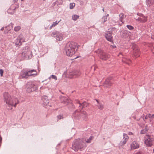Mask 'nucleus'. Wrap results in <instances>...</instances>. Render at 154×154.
Masks as SVG:
<instances>
[{
  "instance_id": "nucleus-1",
  "label": "nucleus",
  "mask_w": 154,
  "mask_h": 154,
  "mask_svg": "<svg viewBox=\"0 0 154 154\" xmlns=\"http://www.w3.org/2000/svg\"><path fill=\"white\" fill-rule=\"evenodd\" d=\"M4 102L9 106H16L19 103L18 100L17 98L11 97L7 92L4 93Z\"/></svg>"
},
{
  "instance_id": "nucleus-2",
  "label": "nucleus",
  "mask_w": 154,
  "mask_h": 154,
  "mask_svg": "<svg viewBox=\"0 0 154 154\" xmlns=\"http://www.w3.org/2000/svg\"><path fill=\"white\" fill-rule=\"evenodd\" d=\"M86 145L85 143L80 139H77L74 140L72 144V148L75 151L79 150H82L84 149Z\"/></svg>"
},
{
  "instance_id": "nucleus-3",
  "label": "nucleus",
  "mask_w": 154,
  "mask_h": 154,
  "mask_svg": "<svg viewBox=\"0 0 154 154\" xmlns=\"http://www.w3.org/2000/svg\"><path fill=\"white\" fill-rule=\"evenodd\" d=\"M76 46L73 43H68L66 47V54L68 56H72L73 55L75 52Z\"/></svg>"
},
{
  "instance_id": "nucleus-4",
  "label": "nucleus",
  "mask_w": 154,
  "mask_h": 154,
  "mask_svg": "<svg viewBox=\"0 0 154 154\" xmlns=\"http://www.w3.org/2000/svg\"><path fill=\"white\" fill-rule=\"evenodd\" d=\"M37 89V86L35 83L32 82L28 83L26 88V90L27 92L30 93Z\"/></svg>"
},
{
  "instance_id": "nucleus-5",
  "label": "nucleus",
  "mask_w": 154,
  "mask_h": 154,
  "mask_svg": "<svg viewBox=\"0 0 154 154\" xmlns=\"http://www.w3.org/2000/svg\"><path fill=\"white\" fill-rule=\"evenodd\" d=\"M95 52L100 55V58L103 60H106L109 57V55L103 52L100 49H98Z\"/></svg>"
},
{
  "instance_id": "nucleus-6",
  "label": "nucleus",
  "mask_w": 154,
  "mask_h": 154,
  "mask_svg": "<svg viewBox=\"0 0 154 154\" xmlns=\"http://www.w3.org/2000/svg\"><path fill=\"white\" fill-rule=\"evenodd\" d=\"M153 138L149 135H146L145 137V143L147 146H151L152 145Z\"/></svg>"
},
{
  "instance_id": "nucleus-7",
  "label": "nucleus",
  "mask_w": 154,
  "mask_h": 154,
  "mask_svg": "<svg viewBox=\"0 0 154 154\" xmlns=\"http://www.w3.org/2000/svg\"><path fill=\"white\" fill-rule=\"evenodd\" d=\"M132 48L133 50V55L134 57L137 58L140 56V52L139 49L136 45H133L132 46Z\"/></svg>"
},
{
  "instance_id": "nucleus-8",
  "label": "nucleus",
  "mask_w": 154,
  "mask_h": 154,
  "mask_svg": "<svg viewBox=\"0 0 154 154\" xmlns=\"http://www.w3.org/2000/svg\"><path fill=\"white\" fill-rule=\"evenodd\" d=\"M140 147V144L137 141H134L130 144V148L131 150L138 149Z\"/></svg>"
},
{
  "instance_id": "nucleus-9",
  "label": "nucleus",
  "mask_w": 154,
  "mask_h": 154,
  "mask_svg": "<svg viewBox=\"0 0 154 154\" xmlns=\"http://www.w3.org/2000/svg\"><path fill=\"white\" fill-rule=\"evenodd\" d=\"M24 39L22 35H20L17 37L16 41L15 44L16 45L20 46L22 44V43L25 42Z\"/></svg>"
},
{
  "instance_id": "nucleus-10",
  "label": "nucleus",
  "mask_w": 154,
  "mask_h": 154,
  "mask_svg": "<svg viewBox=\"0 0 154 154\" xmlns=\"http://www.w3.org/2000/svg\"><path fill=\"white\" fill-rule=\"evenodd\" d=\"M81 74V72L78 71L70 72L68 77L70 79H74L78 78Z\"/></svg>"
},
{
  "instance_id": "nucleus-11",
  "label": "nucleus",
  "mask_w": 154,
  "mask_h": 154,
  "mask_svg": "<svg viewBox=\"0 0 154 154\" xmlns=\"http://www.w3.org/2000/svg\"><path fill=\"white\" fill-rule=\"evenodd\" d=\"M29 77L28 73V69L23 70L20 72V75L19 76V78L27 79Z\"/></svg>"
},
{
  "instance_id": "nucleus-12",
  "label": "nucleus",
  "mask_w": 154,
  "mask_h": 154,
  "mask_svg": "<svg viewBox=\"0 0 154 154\" xmlns=\"http://www.w3.org/2000/svg\"><path fill=\"white\" fill-rule=\"evenodd\" d=\"M136 20L141 23H145L147 20V17L144 16L142 14H141Z\"/></svg>"
},
{
  "instance_id": "nucleus-13",
  "label": "nucleus",
  "mask_w": 154,
  "mask_h": 154,
  "mask_svg": "<svg viewBox=\"0 0 154 154\" xmlns=\"http://www.w3.org/2000/svg\"><path fill=\"white\" fill-rule=\"evenodd\" d=\"M61 100L62 103H63L65 105H67L68 103H71V101L69 98L63 97L61 98Z\"/></svg>"
},
{
  "instance_id": "nucleus-14",
  "label": "nucleus",
  "mask_w": 154,
  "mask_h": 154,
  "mask_svg": "<svg viewBox=\"0 0 154 154\" xmlns=\"http://www.w3.org/2000/svg\"><path fill=\"white\" fill-rule=\"evenodd\" d=\"M143 116V117H144ZM154 118V114L151 115L150 114H147L144 118L143 117V119L145 121V120H149L150 122H151L152 119Z\"/></svg>"
},
{
  "instance_id": "nucleus-15",
  "label": "nucleus",
  "mask_w": 154,
  "mask_h": 154,
  "mask_svg": "<svg viewBox=\"0 0 154 154\" xmlns=\"http://www.w3.org/2000/svg\"><path fill=\"white\" fill-rule=\"evenodd\" d=\"M29 77L30 76H35L37 75V72L34 69H28Z\"/></svg>"
},
{
  "instance_id": "nucleus-16",
  "label": "nucleus",
  "mask_w": 154,
  "mask_h": 154,
  "mask_svg": "<svg viewBox=\"0 0 154 154\" xmlns=\"http://www.w3.org/2000/svg\"><path fill=\"white\" fill-rule=\"evenodd\" d=\"M43 101V105L44 106L48 105L49 102V101L47 96H45L43 97L42 98Z\"/></svg>"
},
{
  "instance_id": "nucleus-17",
  "label": "nucleus",
  "mask_w": 154,
  "mask_h": 154,
  "mask_svg": "<svg viewBox=\"0 0 154 154\" xmlns=\"http://www.w3.org/2000/svg\"><path fill=\"white\" fill-rule=\"evenodd\" d=\"M123 142H121V144L122 145H124L125 144L127 141L128 140V139H129V137H128V135L125 134H123Z\"/></svg>"
},
{
  "instance_id": "nucleus-18",
  "label": "nucleus",
  "mask_w": 154,
  "mask_h": 154,
  "mask_svg": "<svg viewBox=\"0 0 154 154\" xmlns=\"http://www.w3.org/2000/svg\"><path fill=\"white\" fill-rule=\"evenodd\" d=\"M13 27V24H11L5 27V33H8Z\"/></svg>"
},
{
  "instance_id": "nucleus-19",
  "label": "nucleus",
  "mask_w": 154,
  "mask_h": 154,
  "mask_svg": "<svg viewBox=\"0 0 154 154\" xmlns=\"http://www.w3.org/2000/svg\"><path fill=\"white\" fill-rule=\"evenodd\" d=\"M112 85V83L109 79H107L104 82V86L107 88L110 87Z\"/></svg>"
},
{
  "instance_id": "nucleus-20",
  "label": "nucleus",
  "mask_w": 154,
  "mask_h": 154,
  "mask_svg": "<svg viewBox=\"0 0 154 154\" xmlns=\"http://www.w3.org/2000/svg\"><path fill=\"white\" fill-rule=\"evenodd\" d=\"M112 34L111 33L109 32L107 34H106V39L110 42H112Z\"/></svg>"
},
{
  "instance_id": "nucleus-21",
  "label": "nucleus",
  "mask_w": 154,
  "mask_h": 154,
  "mask_svg": "<svg viewBox=\"0 0 154 154\" xmlns=\"http://www.w3.org/2000/svg\"><path fill=\"white\" fill-rule=\"evenodd\" d=\"M141 126L143 127V128H144V129L142 130L140 132L141 134H144L146 133L147 131V124H143V125H142Z\"/></svg>"
},
{
  "instance_id": "nucleus-22",
  "label": "nucleus",
  "mask_w": 154,
  "mask_h": 154,
  "mask_svg": "<svg viewBox=\"0 0 154 154\" xmlns=\"http://www.w3.org/2000/svg\"><path fill=\"white\" fill-rule=\"evenodd\" d=\"M122 62L129 65H130L131 64V61L129 59H127L125 57L122 59Z\"/></svg>"
},
{
  "instance_id": "nucleus-23",
  "label": "nucleus",
  "mask_w": 154,
  "mask_h": 154,
  "mask_svg": "<svg viewBox=\"0 0 154 154\" xmlns=\"http://www.w3.org/2000/svg\"><path fill=\"white\" fill-rule=\"evenodd\" d=\"M63 35L61 33H57L56 36V39L59 41L62 40L63 39Z\"/></svg>"
},
{
  "instance_id": "nucleus-24",
  "label": "nucleus",
  "mask_w": 154,
  "mask_h": 154,
  "mask_svg": "<svg viewBox=\"0 0 154 154\" xmlns=\"http://www.w3.org/2000/svg\"><path fill=\"white\" fill-rule=\"evenodd\" d=\"M147 2L148 5L150 6L154 4V0H147Z\"/></svg>"
},
{
  "instance_id": "nucleus-25",
  "label": "nucleus",
  "mask_w": 154,
  "mask_h": 154,
  "mask_svg": "<svg viewBox=\"0 0 154 154\" xmlns=\"http://www.w3.org/2000/svg\"><path fill=\"white\" fill-rule=\"evenodd\" d=\"M60 21H56L55 22H54L53 23L52 25L50 26V29H51L52 27L56 26L59 23Z\"/></svg>"
},
{
  "instance_id": "nucleus-26",
  "label": "nucleus",
  "mask_w": 154,
  "mask_h": 154,
  "mask_svg": "<svg viewBox=\"0 0 154 154\" xmlns=\"http://www.w3.org/2000/svg\"><path fill=\"white\" fill-rule=\"evenodd\" d=\"M96 100L97 102V103H98V105L97 106L98 108L101 110L103 108V105L101 103H99L98 100Z\"/></svg>"
},
{
  "instance_id": "nucleus-27",
  "label": "nucleus",
  "mask_w": 154,
  "mask_h": 154,
  "mask_svg": "<svg viewBox=\"0 0 154 154\" xmlns=\"http://www.w3.org/2000/svg\"><path fill=\"white\" fill-rule=\"evenodd\" d=\"M119 20L120 21L122 22V23H123V20L124 19V15L123 13H121L119 14Z\"/></svg>"
},
{
  "instance_id": "nucleus-28",
  "label": "nucleus",
  "mask_w": 154,
  "mask_h": 154,
  "mask_svg": "<svg viewBox=\"0 0 154 154\" xmlns=\"http://www.w3.org/2000/svg\"><path fill=\"white\" fill-rule=\"evenodd\" d=\"M79 17V16L77 15H74L72 16V19L74 20H76Z\"/></svg>"
},
{
  "instance_id": "nucleus-29",
  "label": "nucleus",
  "mask_w": 154,
  "mask_h": 154,
  "mask_svg": "<svg viewBox=\"0 0 154 154\" xmlns=\"http://www.w3.org/2000/svg\"><path fill=\"white\" fill-rule=\"evenodd\" d=\"M20 28H21L20 26H17L14 27V30L16 32H17L20 29Z\"/></svg>"
},
{
  "instance_id": "nucleus-30",
  "label": "nucleus",
  "mask_w": 154,
  "mask_h": 154,
  "mask_svg": "<svg viewBox=\"0 0 154 154\" xmlns=\"http://www.w3.org/2000/svg\"><path fill=\"white\" fill-rule=\"evenodd\" d=\"M75 5V4L74 3H71L70 4L69 8L70 9H72L73 8Z\"/></svg>"
},
{
  "instance_id": "nucleus-31",
  "label": "nucleus",
  "mask_w": 154,
  "mask_h": 154,
  "mask_svg": "<svg viewBox=\"0 0 154 154\" xmlns=\"http://www.w3.org/2000/svg\"><path fill=\"white\" fill-rule=\"evenodd\" d=\"M57 121H58L59 120L63 119V117L62 116L60 115L57 116Z\"/></svg>"
},
{
  "instance_id": "nucleus-32",
  "label": "nucleus",
  "mask_w": 154,
  "mask_h": 154,
  "mask_svg": "<svg viewBox=\"0 0 154 154\" xmlns=\"http://www.w3.org/2000/svg\"><path fill=\"white\" fill-rule=\"evenodd\" d=\"M127 27L130 30H132L134 29L133 27L130 25H127Z\"/></svg>"
},
{
  "instance_id": "nucleus-33",
  "label": "nucleus",
  "mask_w": 154,
  "mask_h": 154,
  "mask_svg": "<svg viewBox=\"0 0 154 154\" xmlns=\"http://www.w3.org/2000/svg\"><path fill=\"white\" fill-rule=\"evenodd\" d=\"M4 72L3 70L2 69H0V73L1 76H3V73Z\"/></svg>"
},
{
  "instance_id": "nucleus-34",
  "label": "nucleus",
  "mask_w": 154,
  "mask_h": 154,
  "mask_svg": "<svg viewBox=\"0 0 154 154\" xmlns=\"http://www.w3.org/2000/svg\"><path fill=\"white\" fill-rule=\"evenodd\" d=\"M51 77L53 79H55V80H57V77L56 76L54 75H52L51 76Z\"/></svg>"
},
{
  "instance_id": "nucleus-35",
  "label": "nucleus",
  "mask_w": 154,
  "mask_h": 154,
  "mask_svg": "<svg viewBox=\"0 0 154 154\" xmlns=\"http://www.w3.org/2000/svg\"><path fill=\"white\" fill-rule=\"evenodd\" d=\"M57 35V34L55 32H53L52 34V36H53L55 37V35Z\"/></svg>"
},
{
  "instance_id": "nucleus-36",
  "label": "nucleus",
  "mask_w": 154,
  "mask_h": 154,
  "mask_svg": "<svg viewBox=\"0 0 154 154\" xmlns=\"http://www.w3.org/2000/svg\"><path fill=\"white\" fill-rule=\"evenodd\" d=\"M10 11H11V9H8V12L9 13H10V14H12L13 13H14V12H10Z\"/></svg>"
},
{
  "instance_id": "nucleus-37",
  "label": "nucleus",
  "mask_w": 154,
  "mask_h": 154,
  "mask_svg": "<svg viewBox=\"0 0 154 154\" xmlns=\"http://www.w3.org/2000/svg\"><path fill=\"white\" fill-rule=\"evenodd\" d=\"M128 134L129 135H133V134L131 132H128Z\"/></svg>"
},
{
  "instance_id": "nucleus-38",
  "label": "nucleus",
  "mask_w": 154,
  "mask_h": 154,
  "mask_svg": "<svg viewBox=\"0 0 154 154\" xmlns=\"http://www.w3.org/2000/svg\"><path fill=\"white\" fill-rule=\"evenodd\" d=\"M135 154H143L142 153V152H137L136 153H135Z\"/></svg>"
},
{
  "instance_id": "nucleus-39",
  "label": "nucleus",
  "mask_w": 154,
  "mask_h": 154,
  "mask_svg": "<svg viewBox=\"0 0 154 154\" xmlns=\"http://www.w3.org/2000/svg\"><path fill=\"white\" fill-rule=\"evenodd\" d=\"M4 29V27H2L1 29V30H2V31Z\"/></svg>"
},
{
  "instance_id": "nucleus-40",
  "label": "nucleus",
  "mask_w": 154,
  "mask_h": 154,
  "mask_svg": "<svg viewBox=\"0 0 154 154\" xmlns=\"http://www.w3.org/2000/svg\"><path fill=\"white\" fill-rule=\"evenodd\" d=\"M2 138H0V143H1V141H2Z\"/></svg>"
},
{
  "instance_id": "nucleus-41",
  "label": "nucleus",
  "mask_w": 154,
  "mask_h": 154,
  "mask_svg": "<svg viewBox=\"0 0 154 154\" xmlns=\"http://www.w3.org/2000/svg\"><path fill=\"white\" fill-rule=\"evenodd\" d=\"M86 142H87V143H90V141H86Z\"/></svg>"
},
{
  "instance_id": "nucleus-42",
  "label": "nucleus",
  "mask_w": 154,
  "mask_h": 154,
  "mask_svg": "<svg viewBox=\"0 0 154 154\" xmlns=\"http://www.w3.org/2000/svg\"><path fill=\"white\" fill-rule=\"evenodd\" d=\"M153 152H154V149H153Z\"/></svg>"
},
{
  "instance_id": "nucleus-43",
  "label": "nucleus",
  "mask_w": 154,
  "mask_h": 154,
  "mask_svg": "<svg viewBox=\"0 0 154 154\" xmlns=\"http://www.w3.org/2000/svg\"><path fill=\"white\" fill-rule=\"evenodd\" d=\"M121 54V53H119V54Z\"/></svg>"
},
{
  "instance_id": "nucleus-44",
  "label": "nucleus",
  "mask_w": 154,
  "mask_h": 154,
  "mask_svg": "<svg viewBox=\"0 0 154 154\" xmlns=\"http://www.w3.org/2000/svg\"><path fill=\"white\" fill-rule=\"evenodd\" d=\"M22 1H23L24 0H21Z\"/></svg>"
}]
</instances>
